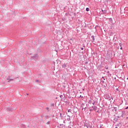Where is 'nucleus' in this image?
Returning <instances> with one entry per match:
<instances>
[{
	"label": "nucleus",
	"instance_id": "f257e3e1",
	"mask_svg": "<svg viewBox=\"0 0 128 128\" xmlns=\"http://www.w3.org/2000/svg\"><path fill=\"white\" fill-rule=\"evenodd\" d=\"M114 52L112 50L108 51L106 56V60H112V58L114 56Z\"/></svg>",
	"mask_w": 128,
	"mask_h": 128
},
{
	"label": "nucleus",
	"instance_id": "f03ea898",
	"mask_svg": "<svg viewBox=\"0 0 128 128\" xmlns=\"http://www.w3.org/2000/svg\"><path fill=\"white\" fill-rule=\"evenodd\" d=\"M32 60H38V54H34V56H31Z\"/></svg>",
	"mask_w": 128,
	"mask_h": 128
},
{
	"label": "nucleus",
	"instance_id": "7ed1b4c3",
	"mask_svg": "<svg viewBox=\"0 0 128 128\" xmlns=\"http://www.w3.org/2000/svg\"><path fill=\"white\" fill-rule=\"evenodd\" d=\"M98 110V107H96V106H92L91 108H90V111L92 112V110Z\"/></svg>",
	"mask_w": 128,
	"mask_h": 128
},
{
	"label": "nucleus",
	"instance_id": "20e7f679",
	"mask_svg": "<svg viewBox=\"0 0 128 128\" xmlns=\"http://www.w3.org/2000/svg\"><path fill=\"white\" fill-rule=\"evenodd\" d=\"M62 68H70V65H68V63H64L62 65Z\"/></svg>",
	"mask_w": 128,
	"mask_h": 128
},
{
	"label": "nucleus",
	"instance_id": "39448f33",
	"mask_svg": "<svg viewBox=\"0 0 128 128\" xmlns=\"http://www.w3.org/2000/svg\"><path fill=\"white\" fill-rule=\"evenodd\" d=\"M84 126L86 128H92V125L88 122L84 124Z\"/></svg>",
	"mask_w": 128,
	"mask_h": 128
},
{
	"label": "nucleus",
	"instance_id": "423d86ee",
	"mask_svg": "<svg viewBox=\"0 0 128 128\" xmlns=\"http://www.w3.org/2000/svg\"><path fill=\"white\" fill-rule=\"evenodd\" d=\"M104 96L106 100H110V94H105Z\"/></svg>",
	"mask_w": 128,
	"mask_h": 128
},
{
	"label": "nucleus",
	"instance_id": "0eeeda50",
	"mask_svg": "<svg viewBox=\"0 0 128 128\" xmlns=\"http://www.w3.org/2000/svg\"><path fill=\"white\" fill-rule=\"evenodd\" d=\"M8 81V82H12V80H14V79L10 78V76H8L6 78Z\"/></svg>",
	"mask_w": 128,
	"mask_h": 128
},
{
	"label": "nucleus",
	"instance_id": "6e6552de",
	"mask_svg": "<svg viewBox=\"0 0 128 128\" xmlns=\"http://www.w3.org/2000/svg\"><path fill=\"white\" fill-rule=\"evenodd\" d=\"M66 120H68V122H70V116L68 115L66 116Z\"/></svg>",
	"mask_w": 128,
	"mask_h": 128
},
{
	"label": "nucleus",
	"instance_id": "1a4fd4ad",
	"mask_svg": "<svg viewBox=\"0 0 128 128\" xmlns=\"http://www.w3.org/2000/svg\"><path fill=\"white\" fill-rule=\"evenodd\" d=\"M6 110H7V112H12L13 109L12 108H7Z\"/></svg>",
	"mask_w": 128,
	"mask_h": 128
},
{
	"label": "nucleus",
	"instance_id": "9d476101",
	"mask_svg": "<svg viewBox=\"0 0 128 128\" xmlns=\"http://www.w3.org/2000/svg\"><path fill=\"white\" fill-rule=\"evenodd\" d=\"M102 66L98 65V70H102Z\"/></svg>",
	"mask_w": 128,
	"mask_h": 128
},
{
	"label": "nucleus",
	"instance_id": "9b49d317",
	"mask_svg": "<svg viewBox=\"0 0 128 128\" xmlns=\"http://www.w3.org/2000/svg\"><path fill=\"white\" fill-rule=\"evenodd\" d=\"M102 12L101 13V14H106V10H104L102 9Z\"/></svg>",
	"mask_w": 128,
	"mask_h": 128
},
{
	"label": "nucleus",
	"instance_id": "f8f14e48",
	"mask_svg": "<svg viewBox=\"0 0 128 128\" xmlns=\"http://www.w3.org/2000/svg\"><path fill=\"white\" fill-rule=\"evenodd\" d=\"M58 128H64V124H60V126H58Z\"/></svg>",
	"mask_w": 128,
	"mask_h": 128
},
{
	"label": "nucleus",
	"instance_id": "ddd939ff",
	"mask_svg": "<svg viewBox=\"0 0 128 128\" xmlns=\"http://www.w3.org/2000/svg\"><path fill=\"white\" fill-rule=\"evenodd\" d=\"M88 28L90 30H92V24H88Z\"/></svg>",
	"mask_w": 128,
	"mask_h": 128
},
{
	"label": "nucleus",
	"instance_id": "4468645a",
	"mask_svg": "<svg viewBox=\"0 0 128 128\" xmlns=\"http://www.w3.org/2000/svg\"><path fill=\"white\" fill-rule=\"evenodd\" d=\"M92 102H93L92 99H90L88 100V104H92Z\"/></svg>",
	"mask_w": 128,
	"mask_h": 128
},
{
	"label": "nucleus",
	"instance_id": "2eb2a0df",
	"mask_svg": "<svg viewBox=\"0 0 128 128\" xmlns=\"http://www.w3.org/2000/svg\"><path fill=\"white\" fill-rule=\"evenodd\" d=\"M96 104V101L93 100V101L92 102V104H93V106H94V104Z\"/></svg>",
	"mask_w": 128,
	"mask_h": 128
},
{
	"label": "nucleus",
	"instance_id": "dca6fc26",
	"mask_svg": "<svg viewBox=\"0 0 128 128\" xmlns=\"http://www.w3.org/2000/svg\"><path fill=\"white\" fill-rule=\"evenodd\" d=\"M114 110L115 112H118V108L114 107Z\"/></svg>",
	"mask_w": 128,
	"mask_h": 128
},
{
	"label": "nucleus",
	"instance_id": "f3484780",
	"mask_svg": "<svg viewBox=\"0 0 128 128\" xmlns=\"http://www.w3.org/2000/svg\"><path fill=\"white\" fill-rule=\"evenodd\" d=\"M91 38H92V42H94V36H91Z\"/></svg>",
	"mask_w": 128,
	"mask_h": 128
},
{
	"label": "nucleus",
	"instance_id": "a211bd4d",
	"mask_svg": "<svg viewBox=\"0 0 128 128\" xmlns=\"http://www.w3.org/2000/svg\"><path fill=\"white\" fill-rule=\"evenodd\" d=\"M84 104L82 103L81 105V108H82V110H84Z\"/></svg>",
	"mask_w": 128,
	"mask_h": 128
},
{
	"label": "nucleus",
	"instance_id": "6ab92c4d",
	"mask_svg": "<svg viewBox=\"0 0 128 128\" xmlns=\"http://www.w3.org/2000/svg\"><path fill=\"white\" fill-rule=\"evenodd\" d=\"M114 120L115 122H118V118H114Z\"/></svg>",
	"mask_w": 128,
	"mask_h": 128
},
{
	"label": "nucleus",
	"instance_id": "aec40b11",
	"mask_svg": "<svg viewBox=\"0 0 128 128\" xmlns=\"http://www.w3.org/2000/svg\"><path fill=\"white\" fill-rule=\"evenodd\" d=\"M122 116H124V114H122V115L120 116H118L117 118H122Z\"/></svg>",
	"mask_w": 128,
	"mask_h": 128
},
{
	"label": "nucleus",
	"instance_id": "412c9836",
	"mask_svg": "<svg viewBox=\"0 0 128 128\" xmlns=\"http://www.w3.org/2000/svg\"><path fill=\"white\" fill-rule=\"evenodd\" d=\"M86 12H90V8H86Z\"/></svg>",
	"mask_w": 128,
	"mask_h": 128
},
{
	"label": "nucleus",
	"instance_id": "4be33fe9",
	"mask_svg": "<svg viewBox=\"0 0 128 128\" xmlns=\"http://www.w3.org/2000/svg\"><path fill=\"white\" fill-rule=\"evenodd\" d=\"M60 118H62L64 117L62 116V113H60Z\"/></svg>",
	"mask_w": 128,
	"mask_h": 128
},
{
	"label": "nucleus",
	"instance_id": "5701e85b",
	"mask_svg": "<svg viewBox=\"0 0 128 128\" xmlns=\"http://www.w3.org/2000/svg\"><path fill=\"white\" fill-rule=\"evenodd\" d=\"M124 44H122V43H120L119 45H120V48H122V46Z\"/></svg>",
	"mask_w": 128,
	"mask_h": 128
},
{
	"label": "nucleus",
	"instance_id": "b1692460",
	"mask_svg": "<svg viewBox=\"0 0 128 128\" xmlns=\"http://www.w3.org/2000/svg\"><path fill=\"white\" fill-rule=\"evenodd\" d=\"M46 124H50V121H48Z\"/></svg>",
	"mask_w": 128,
	"mask_h": 128
},
{
	"label": "nucleus",
	"instance_id": "393cba45",
	"mask_svg": "<svg viewBox=\"0 0 128 128\" xmlns=\"http://www.w3.org/2000/svg\"><path fill=\"white\" fill-rule=\"evenodd\" d=\"M102 126H104V124H100V128H102Z\"/></svg>",
	"mask_w": 128,
	"mask_h": 128
},
{
	"label": "nucleus",
	"instance_id": "a878e982",
	"mask_svg": "<svg viewBox=\"0 0 128 128\" xmlns=\"http://www.w3.org/2000/svg\"><path fill=\"white\" fill-rule=\"evenodd\" d=\"M50 106H54V104H50Z\"/></svg>",
	"mask_w": 128,
	"mask_h": 128
},
{
	"label": "nucleus",
	"instance_id": "bb28decb",
	"mask_svg": "<svg viewBox=\"0 0 128 128\" xmlns=\"http://www.w3.org/2000/svg\"><path fill=\"white\" fill-rule=\"evenodd\" d=\"M46 110H48V112H50V108H46Z\"/></svg>",
	"mask_w": 128,
	"mask_h": 128
},
{
	"label": "nucleus",
	"instance_id": "cd10ccee",
	"mask_svg": "<svg viewBox=\"0 0 128 128\" xmlns=\"http://www.w3.org/2000/svg\"><path fill=\"white\" fill-rule=\"evenodd\" d=\"M72 112V110L70 109L68 110V112Z\"/></svg>",
	"mask_w": 128,
	"mask_h": 128
},
{
	"label": "nucleus",
	"instance_id": "c85d7f7f",
	"mask_svg": "<svg viewBox=\"0 0 128 128\" xmlns=\"http://www.w3.org/2000/svg\"><path fill=\"white\" fill-rule=\"evenodd\" d=\"M110 22H112V18H109Z\"/></svg>",
	"mask_w": 128,
	"mask_h": 128
},
{
	"label": "nucleus",
	"instance_id": "c756f323",
	"mask_svg": "<svg viewBox=\"0 0 128 128\" xmlns=\"http://www.w3.org/2000/svg\"><path fill=\"white\" fill-rule=\"evenodd\" d=\"M79 98H84V96H82V95H80V96H79Z\"/></svg>",
	"mask_w": 128,
	"mask_h": 128
},
{
	"label": "nucleus",
	"instance_id": "7c9ffc66",
	"mask_svg": "<svg viewBox=\"0 0 128 128\" xmlns=\"http://www.w3.org/2000/svg\"><path fill=\"white\" fill-rule=\"evenodd\" d=\"M105 68H106V70H108V66H106L105 67Z\"/></svg>",
	"mask_w": 128,
	"mask_h": 128
},
{
	"label": "nucleus",
	"instance_id": "2f4dec72",
	"mask_svg": "<svg viewBox=\"0 0 128 128\" xmlns=\"http://www.w3.org/2000/svg\"><path fill=\"white\" fill-rule=\"evenodd\" d=\"M106 84L105 85H104V88H106Z\"/></svg>",
	"mask_w": 128,
	"mask_h": 128
},
{
	"label": "nucleus",
	"instance_id": "473e14b6",
	"mask_svg": "<svg viewBox=\"0 0 128 128\" xmlns=\"http://www.w3.org/2000/svg\"><path fill=\"white\" fill-rule=\"evenodd\" d=\"M88 64V62L86 61V62H85V64Z\"/></svg>",
	"mask_w": 128,
	"mask_h": 128
},
{
	"label": "nucleus",
	"instance_id": "72a5a7b5",
	"mask_svg": "<svg viewBox=\"0 0 128 128\" xmlns=\"http://www.w3.org/2000/svg\"><path fill=\"white\" fill-rule=\"evenodd\" d=\"M102 78H103L104 80H106V79L104 78V77L102 76Z\"/></svg>",
	"mask_w": 128,
	"mask_h": 128
},
{
	"label": "nucleus",
	"instance_id": "f704fd0d",
	"mask_svg": "<svg viewBox=\"0 0 128 128\" xmlns=\"http://www.w3.org/2000/svg\"><path fill=\"white\" fill-rule=\"evenodd\" d=\"M83 47L86 48V46H84V44H83Z\"/></svg>",
	"mask_w": 128,
	"mask_h": 128
},
{
	"label": "nucleus",
	"instance_id": "c9c22d12",
	"mask_svg": "<svg viewBox=\"0 0 128 128\" xmlns=\"http://www.w3.org/2000/svg\"><path fill=\"white\" fill-rule=\"evenodd\" d=\"M102 84H104V80H102Z\"/></svg>",
	"mask_w": 128,
	"mask_h": 128
},
{
	"label": "nucleus",
	"instance_id": "e433bc0d",
	"mask_svg": "<svg viewBox=\"0 0 128 128\" xmlns=\"http://www.w3.org/2000/svg\"><path fill=\"white\" fill-rule=\"evenodd\" d=\"M120 126V124H116V126Z\"/></svg>",
	"mask_w": 128,
	"mask_h": 128
},
{
	"label": "nucleus",
	"instance_id": "4c0bfd02",
	"mask_svg": "<svg viewBox=\"0 0 128 128\" xmlns=\"http://www.w3.org/2000/svg\"><path fill=\"white\" fill-rule=\"evenodd\" d=\"M88 108H86V107H85L84 108V110H86Z\"/></svg>",
	"mask_w": 128,
	"mask_h": 128
},
{
	"label": "nucleus",
	"instance_id": "58836bf2",
	"mask_svg": "<svg viewBox=\"0 0 128 128\" xmlns=\"http://www.w3.org/2000/svg\"><path fill=\"white\" fill-rule=\"evenodd\" d=\"M36 82H38V80H36Z\"/></svg>",
	"mask_w": 128,
	"mask_h": 128
},
{
	"label": "nucleus",
	"instance_id": "ea45409f",
	"mask_svg": "<svg viewBox=\"0 0 128 128\" xmlns=\"http://www.w3.org/2000/svg\"><path fill=\"white\" fill-rule=\"evenodd\" d=\"M128 106L125 108V110H128Z\"/></svg>",
	"mask_w": 128,
	"mask_h": 128
},
{
	"label": "nucleus",
	"instance_id": "a19ab883",
	"mask_svg": "<svg viewBox=\"0 0 128 128\" xmlns=\"http://www.w3.org/2000/svg\"><path fill=\"white\" fill-rule=\"evenodd\" d=\"M82 50H84V48H81Z\"/></svg>",
	"mask_w": 128,
	"mask_h": 128
},
{
	"label": "nucleus",
	"instance_id": "79ce46f5",
	"mask_svg": "<svg viewBox=\"0 0 128 128\" xmlns=\"http://www.w3.org/2000/svg\"><path fill=\"white\" fill-rule=\"evenodd\" d=\"M116 90L117 92L118 91V88H116Z\"/></svg>",
	"mask_w": 128,
	"mask_h": 128
},
{
	"label": "nucleus",
	"instance_id": "37998d69",
	"mask_svg": "<svg viewBox=\"0 0 128 128\" xmlns=\"http://www.w3.org/2000/svg\"><path fill=\"white\" fill-rule=\"evenodd\" d=\"M62 96H63L62 95H60V98H62Z\"/></svg>",
	"mask_w": 128,
	"mask_h": 128
},
{
	"label": "nucleus",
	"instance_id": "c03bdc74",
	"mask_svg": "<svg viewBox=\"0 0 128 128\" xmlns=\"http://www.w3.org/2000/svg\"><path fill=\"white\" fill-rule=\"evenodd\" d=\"M120 49L122 50V47H120Z\"/></svg>",
	"mask_w": 128,
	"mask_h": 128
},
{
	"label": "nucleus",
	"instance_id": "a18cd8bd",
	"mask_svg": "<svg viewBox=\"0 0 128 128\" xmlns=\"http://www.w3.org/2000/svg\"><path fill=\"white\" fill-rule=\"evenodd\" d=\"M110 98H112V100H114V98H112V97H110Z\"/></svg>",
	"mask_w": 128,
	"mask_h": 128
},
{
	"label": "nucleus",
	"instance_id": "49530a36",
	"mask_svg": "<svg viewBox=\"0 0 128 128\" xmlns=\"http://www.w3.org/2000/svg\"><path fill=\"white\" fill-rule=\"evenodd\" d=\"M27 96H28V94H26Z\"/></svg>",
	"mask_w": 128,
	"mask_h": 128
},
{
	"label": "nucleus",
	"instance_id": "de8ad7c7",
	"mask_svg": "<svg viewBox=\"0 0 128 128\" xmlns=\"http://www.w3.org/2000/svg\"><path fill=\"white\" fill-rule=\"evenodd\" d=\"M86 28V25L85 26H84Z\"/></svg>",
	"mask_w": 128,
	"mask_h": 128
},
{
	"label": "nucleus",
	"instance_id": "09e8293b",
	"mask_svg": "<svg viewBox=\"0 0 128 128\" xmlns=\"http://www.w3.org/2000/svg\"><path fill=\"white\" fill-rule=\"evenodd\" d=\"M98 112H100V111H98Z\"/></svg>",
	"mask_w": 128,
	"mask_h": 128
},
{
	"label": "nucleus",
	"instance_id": "8fccbe9b",
	"mask_svg": "<svg viewBox=\"0 0 128 128\" xmlns=\"http://www.w3.org/2000/svg\"><path fill=\"white\" fill-rule=\"evenodd\" d=\"M70 124H72V122H70Z\"/></svg>",
	"mask_w": 128,
	"mask_h": 128
},
{
	"label": "nucleus",
	"instance_id": "3c124183",
	"mask_svg": "<svg viewBox=\"0 0 128 128\" xmlns=\"http://www.w3.org/2000/svg\"><path fill=\"white\" fill-rule=\"evenodd\" d=\"M114 116H116V114L114 115Z\"/></svg>",
	"mask_w": 128,
	"mask_h": 128
},
{
	"label": "nucleus",
	"instance_id": "603ef678",
	"mask_svg": "<svg viewBox=\"0 0 128 128\" xmlns=\"http://www.w3.org/2000/svg\"><path fill=\"white\" fill-rule=\"evenodd\" d=\"M115 128H118V127H116Z\"/></svg>",
	"mask_w": 128,
	"mask_h": 128
},
{
	"label": "nucleus",
	"instance_id": "864d4df0",
	"mask_svg": "<svg viewBox=\"0 0 128 128\" xmlns=\"http://www.w3.org/2000/svg\"><path fill=\"white\" fill-rule=\"evenodd\" d=\"M126 80H128V78H127Z\"/></svg>",
	"mask_w": 128,
	"mask_h": 128
},
{
	"label": "nucleus",
	"instance_id": "5fc2aeb1",
	"mask_svg": "<svg viewBox=\"0 0 128 128\" xmlns=\"http://www.w3.org/2000/svg\"><path fill=\"white\" fill-rule=\"evenodd\" d=\"M80 94H82V92H80Z\"/></svg>",
	"mask_w": 128,
	"mask_h": 128
}]
</instances>
